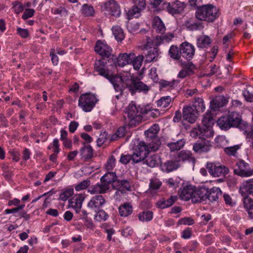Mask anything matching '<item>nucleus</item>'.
<instances>
[{"instance_id": "nucleus-8", "label": "nucleus", "mask_w": 253, "mask_h": 253, "mask_svg": "<svg viewBox=\"0 0 253 253\" xmlns=\"http://www.w3.org/2000/svg\"><path fill=\"white\" fill-rule=\"evenodd\" d=\"M126 85L132 95H133L136 91H143L146 93L149 90L148 85L138 79H131L128 81Z\"/></svg>"}, {"instance_id": "nucleus-52", "label": "nucleus", "mask_w": 253, "mask_h": 253, "mask_svg": "<svg viewBox=\"0 0 253 253\" xmlns=\"http://www.w3.org/2000/svg\"><path fill=\"white\" fill-rule=\"evenodd\" d=\"M73 194L74 190L73 189H67L60 194L59 199L62 201H66Z\"/></svg>"}, {"instance_id": "nucleus-40", "label": "nucleus", "mask_w": 253, "mask_h": 253, "mask_svg": "<svg viewBox=\"0 0 253 253\" xmlns=\"http://www.w3.org/2000/svg\"><path fill=\"white\" fill-rule=\"evenodd\" d=\"M211 43V39L208 36H201L197 40V44L198 47H204L209 45Z\"/></svg>"}, {"instance_id": "nucleus-30", "label": "nucleus", "mask_w": 253, "mask_h": 253, "mask_svg": "<svg viewBox=\"0 0 253 253\" xmlns=\"http://www.w3.org/2000/svg\"><path fill=\"white\" fill-rule=\"evenodd\" d=\"M117 176L115 172H109L106 173L101 177L100 181L104 182L110 186L114 182L117 181Z\"/></svg>"}, {"instance_id": "nucleus-17", "label": "nucleus", "mask_w": 253, "mask_h": 253, "mask_svg": "<svg viewBox=\"0 0 253 253\" xmlns=\"http://www.w3.org/2000/svg\"><path fill=\"white\" fill-rule=\"evenodd\" d=\"M104 7L109 10L111 15L116 17H119L121 12L120 6L115 0H109L104 4Z\"/></svg>"}, {"instance_id": "nucleus-25", "label": "nucleus", "mask_w": 253, "mask_h": 253, "mask_svg": "<svg viewBox=\"0 0 253 253\" xmlns=\"http://www.w3.org/2000/svg\"><path fill=\"white\" fill-rule=\"evenodd\" d=\"M176 158L179 164L185 161L191 162L193 163L195 162V159L193 157L192 153L187 150H182L179 152Z\"/></svg>"}, {"instance_id": "nucleus-14", "label": "nucleus", "mask_w": 253, "mask_h": 253, "mask_svg": "<svg viewBox=\"0 0 253 253\" xmlns=\"http://www.w3.org/2000/svg\"><path fill=\"white\" fill-rule=\"evenodd\" d=\"M195 190V187L192 185H182L179 190L180 199L186 201L192 200Z\"/></svg>"}, {"instance_id": "nucleus-60", "label": "nucleus", "mask_w": 253, "mask_h": 253, "mask_svg": "<svg viewBox=\"0 0 253 253\" xmlns=\"http://www.w3.org/2000/svg\"><path fill=\"white\" fill-rule=\"evenodd\" d=\"M12 5V8L16 14H19L24 10V6L18 1H16L13 2Z\"/></svg>"}, {"instance_id": "nucleus-47", "label": "nucleus", "mask_w": 253, "mask_h": 253, "mask_svg": "<svg viewBox=\"0 0 253 253\" xmlns=\"http://www.w3.org/2000/svg\"><path fill=\"white\" fill-rule=\"evenodd\" d=\"M51 12L53 14H59L61 17H66L68 15V11L65 7L60 6L58 8H52Z\"/></svg>"}, {"instance_id": "nucleus-62", "label": "nucleus", "mask_w": 253, "mask_h": 253, "mask_svg": "<svg viewBox=\"0 0 253 253\" xmlns=\"http://www.w3.org/2000/svg\"><path fill=\"white\" fill-rule=\"evenodd\" d=\"M35 12V11L34 9L27 8L22 15V18L24 20H26L31 18L34 15Z\"/></svg>"}, {"instance_id": "nucleus-39", "label": "nucleus", "mask_w": 253, "mask_h": 253, "mask_svg": "<svg viewBox=\"0 0 253 253\" xmlns=\"http://www.w3.org/2000/svg\"><path fill=\"white\" fill-rule=\"evenodd\" d=\"M171 101V98L169 96L162 97L157 101V104L158 107L162 108H166L168 107Z\"/></svg>"}, {"instance_id": "nucleus-5", "label": "nucleus", "mask_w": 253, "mask_h": 253, "mask_svg": "<svg viewBox=\"0 0 253 253\" xmlns=\"http://www.w3.org/2000/svg\"><path fill=\"white\" fill-rule=\"evenodd\" d=\"M125 113L127 117H125L126 122L129 126L133 127L141 122L142 119L141 112L139 111L136 106L131 103L126 109Z\"/></svg>"}, {"instance_id": "nucleus-12", "label": "nucleus", "mask_w": 253, "mask_h": 253, "mask_svg": "<svg viewBox=\"0 0 253 253\" xmlns=\"http://www.w3.org/2000/svg\"><path fill=\"white\" fill-rule=\"evenodd\" d=\"M182 69L179 72L177 77L179 78L183 79L187 76H190L195 73L197 67L192 62H184L181 63Z\"/></svg>"}, {"instance_id": "nucleus-3", "label": "nucleus", "mask_w": 253, "mask_h": 253, "mask_svg": "<svg viewBox=\"0 0 253 253\" xmlns=\"http://www.w3.org/2000/svg\"><path fill=\"white\" fill-rule=\"evenodd\" d=\"M161 144V142L159 140H157L155 143H149L148 145L143 141L140 142L133 153L134 157L133 158L134 163L144 161L149 152L158 150Z\"/></svg>"}, {"instance_id": "nucleus-58", "label": "nucleus", "mask_w": 253, "mask_h": 253, "mask_svg": "<svg viewBox=\"0 0 253 253\" xmlns=\"http://www.w3.org/2000/svg\"><path fill=\"white\" fill-rule=\"evenodd\" d=\"M173 6L176 8L178 12L181 13L186 7V4L184 2L180 1L179 0H176L174 2Z\"/></svg>"}, {"instance_id": "nucleus-51", "label": "nucleus", "mask_w": 253, "mask_h": 253, "mask_svg": "<svg viewBox=\"0 0 253 253\" xmlns=\"http://www.w3.org/2000/svg\"><path fill=\"white\" fill-rule=\"evenodd\" d=\"M192 106L196 108L197 113L199 111L204 112L205 110L204 101L200 98H198L195 101L194 105Z\"/></svg>"}, {"instance_id": "nucleus-33", "label": "nucleus", "mask_w": 253, "mask_h": 253, "mask_svg": "<svg viewBox=\"0 0 253 253\" xmlns=\"http://www.w3.org/2000/svg\"><path fill=\"white\" fill-rule=\"evenodd\" d=\"M119 211L121 216L126 217L131 214L132 208L128 203H126L119 207Z\"/></svg>"}, {"instance_id": "nucleus-57", "label": "nucleus", "mask_w": 253, "mask_h": 253, "mask_svg": "<svg viewBox=\"0 0 253 253\" xmlns=\"http://www.w3.org/2000/svg\"><path fill=\"white\" fill-rule=\"evenodd\" d=\"M188 27L190 30L194 31L201 30L204 28V26L202 22H196L188 24Z\"/></svg>"}, {"instance_id": "nucleus-23", "label": "nucleus", "mask_w": 253, "mask_h": 253, "mask_svg": "<svg viewBox=\"0 0 253 253\" xmlns=\"http://www.w3.org/2000/svg\"><path fill=\"white\" fill-rule=\"evenodd\" d=\"M239 192L243 196L247 194L253 195V179L244 181L240 187Z\"/></svg>"}, {"instance_id": "nucleus-42", "label": "nucleus", "mask_w": 253, "mask_h": 253, "mask_svg": "<svg viewBox=\"0 0 253 253\" xmlns=\"http://www.w3.org/2000/svg\"><path fill=\"white\" fill-rule=\"evenodd\" d=\"M182 49L181 55L187 60H191L195 53V48H179Z\"/></svg>"}, {"instance_id": "nucleus-46", "label": "nucleus", "mask_w": 253, "mask_h": 253, "mask_svg": "<svg viewBox=\"0 0 253 253\" xmlns=\"http://www.w3.org/2000/svg\"><path fill=\"white\" fill-rule=\"evenodd\" d=\"M240 148V146L235 145L233 146H226L224 148V152L228 155L234 156L237 151Z\"/></svg>"}, {"instance_id": "nucleus-63", "label": "nucleus", "mask_w": 253, "mask_h": 253, "mask_svg": "<svg viewBox=\"0 0 253 253\" xmlns=\"http://www.w3.org/2000/svg\"><path fill=\"white\" fill-rule=\"evenodd\" d=\"M194 223V220L189 217H186L180 219L178 221L179 224L191 225Z\"/></svg>"}, {"instance_id": "nucleus-54", "label": "nucleus", "mask_w": 253, "mask_h": 253, "mask_svg": "<svg viewBox=\"0 0 253 253\" xmlns=\"http://www.w3.org/2000/svg\"><path fill=\"white\" fill-rule=\"evenodd\" d=\"M133 54H129L128 55L126 53H124L122 56H119V59L121 58L122 60H123V62L122 63H119V64L120 65H121L122 66H124L126 64H128L129 60L132 61L133 58Z\"/></svg>"}, {"instance_id": "nucleus-53", "label": "nucleus", "mask_w": 253, "mask_h": 253, "mask_svg": "<svg viewBox=\"0 0 253 253\" xmlns=\"http://www.w3.org/2000/svg\"><path fill=\"white\" fill-rule=\"evenodd\" d=\"M90 184V181L89 180H84L82 182L79 183L75 187V189L77 191H79L85 189Z\"/></svg>"}, {"instance_id": "nucleus-21", "label": "nucleus", "mask_w": 253, "mask_h": 253, "mask_svg": "<svg viewBox=\"0 0 253 253\" xmlns=\"http://www.w3.org/2000/svg\"><path fill=\"white\" fill-rule=\"evenodd\" d=\"M160 130L159 126L158 124H154L148 130L145 131V135L147 138L152 140L151 143H155L157 140L161 142L157 136V134Z\"/></svg>"}, {"instance_id": "nucleus-45", "label": "nucleus", "mask_w": 253, "mask_h": 253, "mask_svg": "<svg viewBox=\"0 0 253 253\" xmlns=\"http://www.w3.org/2000/svg\"><path fill=\"white\" fill-rule=\"evenodd\" d=\"M215 142L217 147L224 148L227 145V140L225 136H218L215 138Z\"/></svg>"}, {"instance_id": "nucleus-48", "label": "nucleus", "mask_w": 253, "mask_h": 253, "mask_svg": "<svg viewBox=\"0 0 253 253\" xmlns=\"http://www.w3.org/2000/svg\"><path fill=\"white\" fill-rule=\"evenodd\" d=\"M181 51L182 49L179 48H169V54L173 59L179 60L181 56Z\"/></svg>"}, {"instance_id": "nucleus-24", "label": "nucleus", "mask_w": 253, "mask_h": 253, "mask_svg": "<svg viewBox=\"0 0 253 253\" xmlns=\"http://www.w3.org/2000/svg\"><path fill=\"white\" fill-rule=\"evenodd\" d=\"M143 163L151 168H154L159 165L161 162L160 156L158 154H153L147 156L145 158Z\"/></svg>"}, {"instance_id": "nucleus-49", "label": "nucleus", "mask_w": 253, "mask_h": 253, "mask_svg": "<svg viewBox=\"0 0 253 253\" xmlns=\"http://www.w3.org/2000/svg\"><path fill=\"white\" fill-rule=\"evenodd\" d=\"M143 58H144L142 55H138L133 58L132 63L135 70H137L140 69L141 66Z\"/></svg>"}, {"instance_id": "nucleus-36", "label": "nucleus", "mask_w": 253, "mask_h": 253, "mask_svg": "<svg viewBox=\"0 0 253 253\" xmlns=\"http://www.w3.org/2000/svg\"><path fill=\"white\" fill-rule=\"evenodd\" d=\"M113 34L115 39L118 42L124 40L125 35L122 29L119 26H113L112 28Z\"/></svg>"}, {"instance_id": "nucleus-61", "label": "nucleus", "mask_w": 253, "mask_h": 253, "mask_svg": "<svg viewBox=\"0 0 253 253\" xmlns=\"http://www.w3.org/2000/svg\"><path fill=\"white\" fill-rule=\"evenodd\" d=\"M117 183L121 186V187H123L124 189L130 191L131 190L130 184L129 181L127 180H117Z\"/></svg>"}, {"instance_id": "nucleus-7", "label": "nucleus", "mask_w": 253, "mask_h": 253, "mask_svg": "<svg viewBox=\"0 0 253 253\" xmlns=\"http://www.w3.org/2000/svg\"><path fill=\"white\" fill-rule=\"evenodd\" d=\"M234 173L242 177H249L253 175V169L248 163L240 160L236 162L234 167Z\"/></svg>"}, {"instance_id": "nucleus-38", "label": "nucleus", "mask_w": 253, "mask_h": 253, "mask_svg": "<svg viewBox=\"0 0 253 253\" xmlns=\"http://www.w3.org/2000/svg\"><path fill=\"white\" fill-rule=\"evenodd\" d=\"M157 48H153L148 51L145 55V62L150 63L157 60L158 52Z\"/></svg>"}, {"instance_id": "nucleus-37", "label": "nucleus", "mask_w": 253, "mask_h": 253, "mask_svg": "<svg viewBox=\"0 0 253 253\" xmlns=\"http://www.w3.org/2000/svg\"><path fill=\"white\" fill-rule=\"evenodd\" d=\"M153 214L151 211H143L138 214V219L142 222H148L153 218Z\"/></svg>"}, {"instance_id": "nucleus-44", "label": "nucleus", "mask_w": 253, "mask_h": 253, "mask_svg": "<svg viewBox=\"0 0 253 253\" xmlns=\"http://www.w3.org/2000/svg\"><path fill=\"white\" fill-rule=\"evenodd\" d=\"M126 131V127L125 126L120 127L117 129L116 133L111 136L110 140L114 141L118 138L123 137L125 135Z\"/></svg>"}, {"instance_id": "nucleus-10", "label": "nucleus", "mask_w": 253, "mask_h": 253, "mask_svg": "<svg viewBox=\"0 0 253 253\" xmlns=\"http://www.w3.org/2000/svg\"><path fill=\"white\" fill-rule=\"evenodd\" d=\"M132 2L133 5L127 12L129 19L133 17L138 18L140 16V12L146 7L145 0H132Z\"/></svg>"}, {"instance_id": "nucleus-34", "label": "nucleus", "mask_w": 253, "mask_h": 253, "mask_svg": "<svg viewBox=\"0 0 253 253\" xmlns=\"http://www.w3.org/2000/svg\"><path fill=\"white\" fill-rule=\"evenodd\" d=\"M218 126L222 129L227 130L232 127L227 116L220 118L217 121Z\"/></svg>"}, {"instance_id": "nucleus-56", "label": "nucleus", "mask_w": 253, "mask_h": 253, "mask_svg": "<svg viewBox=\"0 0 253 253\" xmlns=\"http://www.w3.org/2000/svg\"><path fill=\"white\" fill-rule=\"evenodd\" d=\"M133 154L132 155H121L120 162L123 164H128L131 160L134 163Z\"/></svg>"}, {"instance_id": "nucleus-31", "label": "nucleus", "mask_w": 253, "mask_h": 253, "mask_svg": "<svg viewBox=\"0 0 253 253\" xmlns=\"http://www.w3.org/2000/svg\"><path fill=\"white\" fill-rule=\"evenodd\" d=\"M81 155L82 159L85 161L91 159L93 156V149L90 145L84 146L80 150Z\"/></svg>"}, {"instance_id": "nucleus-4", "label": "nucleus", "mask_w": 253, "mask_h": 253, "mask_svg": "<svg viewBox=\"0 0 253 253\" xmlns=\"http://www.w3.org/2000/svg\"><path fill=\"white\" fill-rule=\"evenodd\" d=\"M218 9L211 4L203 5L198 7L196 17L201 21L212 22L219 16Z\"/></svg>"}, {"instance_id": "nucleus-18", "label": "nucleus", "mask_w": 253, "mask_h": 253, "mask_svg": "<svg viewBox=\"0 0 253 253\" xmlns=\"http://www.w3.org/2000/svg\"><path fill=\"white\" fill-rule=\"evenodd\" d=\"M204 139V141H198L193 145L194 151L198 153L208 152L210 150L211 145L210 142Z\"/></svg>"}, {"instance_id": "nucleus-20", "label": "nucleus", "mask_w": 253, "mask_h": 253, "mask_svg": "<svg viewBox=\"0 0 253 253\" xmlns=\"http://www.w3.org/2000/svg\"><path fill=\"white\" fill-rule=\"evenodd\" d=\"M110 188V186L104 182L91 186L88 189V192L91 194H104L106 193Z\"/></svg>"}, {"instance_id": "nucleus-59", "label": "nucleus", "mask_w": 253, "mask_h": 253, "mask_svg": "<svg viewBox=\"0 0 253 253\" xmlns=\"http://www.w3.org/2000/svg\"><path fill=\"white\" fill-rule=\"evenodd\" d=\"M115 158L114 156H111L105 164V168L108 170H112L115 166Z\"/></svg>"}, {"instance_id": "nucleus-26", "label": "nucleus", "mask_w": 253, "mask_h": 253, "mask_svg": "<svg viewBox=\"0 0 253 253\" xmlns=\"http://www.w3.org/2000/svg\"><path fill=\"white\" fill-rule=\"evenodd\" d=\"M181 165L176 158L174 160L168 161L162 166V170L167 172H170L176 170Z\"/></svg>"}, {"instance_id": "nucleus-27", "label": "nucleus", "mask_w": 253, "mask_h": 253, "mask_svg": "<svg viewBox=\"0 0 253 253\" xmlns=\"http://www.w3.org/2000/svg\"><path fill=\"white\" fill-rule=\"evenodd\" d=\"M222 191L219 187H213L210 189H207V199L210 201H216L221 196Z\"/></svg>"}, {"instance_id": "nucleus-32", "label": "nucleus", "mask_w": 253, "mask_h": 253, "mask_svg": "<svg viewBox=\"0 0 253 253\" xmlns=\"http://www.w3.org/2000/svg\"><path fill=\"white\" fill-rule=\"evenodd\" d=\"M227 116L232 127H237L241 124V120L238 113L232 112Z\"/></svg>"}, {"instance_id": "nucleus-16", "label": "nucleus", "mask_w": 253, "mask_h": 253, "mask_svg": "<svg viewBox=\"0 0 253 253\" xmlns=\"http://www.w3.org/2000/svg\"><path fill=\"white\" fill-rule=\"evenodd\" d=\"M105 202L106 201L102 195H97L92 197L87 204V207L96 211L104 205Z\"/></svg>"}, {"instance_id": "nucleus-55", "label": "nucleus", "mask_w": 253, "mask_h": 253, "mask_svg": "<svg viewBox=\"0 0 253 253\" xmlns=\"http://www.w3.org/2000/svg\"><path fill=\"white\" fill-rule=\"evenodd\" d=\"M243 204L244 208L248 211L249 209L253 208V200L248 196L244 198Z\"/></svg>"}, {"instance_id": "nucleus-9", "label": "nucleus", "mask_w": 253, "mask_h": 253, "mask_svg": "<svg viewBox=\"0 0 253 253\" xmlns=\"http://www.w3.org/2000/svg\"><path fill=\"white\" fill-rule=\"evenodd\" d=\"M206 168L210 174L214 177L224 176L229 172L228 168L219 164L207 163Z\"/></svg>"}, {"instance_id": "nucleus-29", "label": "nucleus", "mask_w": 253, "mask_h": 253, "mask_svg": "<svg viewBox=\"0 0 253 253\" xmlns=\"http://www.w3.org/2000/svg\"><path fill=\"white\" fill-rule=\"evenodd\" d=\"M177 197L172 196L167 200H161L157 203V206L161 209H165L171 206L177 200Z\"/></svg>"}, {"instance_id": "nucleus-64", "label": "nucleus", "mask_w": 253, "mask_h": 253, "mask_svg": "<svg viewBox=\"0 0 253 253\" xmlns=\"http://www.w3.org/2000/svg\"><path fill=\"white\" fill-rule=\"evenodd\" d=\"M243 95L245 100L249 102H253V94L247 90H244L243 91Z\"/></svg>"}, {"instance_id": "nucleus-13", "label": "nucleus", "mask_w": 253, "mask_h": 253, "mask_svg": "<svg viewBox=\"0 0 253 253\" xmlns=\"http://www.w3.org/2000/svg\"><path fill=\"white\" fill-rule=\"evenodd\" d=\"M197 110L192 106H186L183 109V118L190 123H194L197 118Z\"/></svg>"}, {"instance_id": "nucleus-2", "label": "nucleus", "mask_w": 253, "mask_h": 253, "mask_svg": "<svg viewBox=\"0 0 253 253\" xmlns=\"http://www.w3.org/2000/svg\"><path fill=\"white\" fill-rule=\"evenodd\" d=\"M94 70L98 74L108 79L113 84L115 90L122 94L125 87V84L121 76L110 75L108 70L105 68V63L102 60L97 61L94 64Z\"/></svg>"}, {"instance_id": "nucleus-41", "label": "nucleus", "mask_w": 253, "mask_h": 253, "mask_svg": "<svg viewBox=\"0 0 253 253\" xmlns=\"http://www.w3.org/2000/svg\"><path fill=\"white\" fill-rule=\"evenodd\" d=\"M82 13L85 16H92L94 13V8L88 4H84L82 7Z\"/></svg>"}, {"instance_id": "nucleus-35", "label": "nucleus", "mask_w": 253, "mask_h": 253, "mask_svg": "<svg viewBox=\"0 0 253 253\" xmlns=\"http://www.w3.org/2000/svg\"><path fill=\"white\" fill-rule=\"evenodd\" d=\"M185 141L183 139H181L175 142L169 143L167 146L170 149V151L174 152L181 149L185 145Z\"/></svg>"}, {"instance_id": "nucleus-43", "label": "nucleus", "mask_w": 253, "mask_h": 253, "mask_svg": "<svg viewBox=\"0 0 253 253\" xmlns=\"http://www.w3.org/2000/svg\"><path fill=\"white\" fill-rule=\"evenodd\" d=\"M95 212L96 213L94 215V219L97 221H105L108 218V214L103 210H98Z\"/></svg>"}, {"instance_id": "nucleus-11", "label": "nucleus", "mask_w": 253, "mask_h": 253, "mask_svg": "<svg viewBox=\"0 0 253 253\" xmlns=\"http://www.w3.org/2000/svg\"><path fill=\"white\" fill-rule=\"evenodd\" d=\"M173 37V35L171 33H169L164 36H156L153 40L147 37V43L144 46V47H151V46H158L162 43L169 42Z\"/></svg>"}, {"instance_id": "nucleus-1", "label": "nucleus", "mask_w": 253, "mask_h": 253, "mask_svg": "<svg viewBox=\"0 0 253 253\" xmlns=\"http://www.w3.org/2000/svg\"><path fill=\"white\" fill-rule=\"evenodd\" d=\"M202 126L194 127L191 131L190 135L195 138L199 137L201 139L212 137L213 135L212 125L214 121L210 112H207L202 119Z\"/></svg>"}, {"instance_id": "nucleus-6", "label": "nucleus", "mask_w": 253, "mask_h": 253, "mask_svg": "<svg viewBox=\"0 0 253 253\" xmlns=\"http://www.w3.org/2000/svg\"><path fill=\"white\" fill-rule=\"evenodd\" d=\"M98 101L96 96L92 93L82 95L79 99V106L86 112H90Z\"/></svg>"}, {"instance_id": "nucleus-19", "label": "nucleus", "mask_w": 253, "mask_h": 253, "mask_svg": "<svg viewBox=\"0 0 253 253\" xmlns=\"http://www.w3.org/2000/svg\"><path fill=\"white\" fill-rule=\"evenodd\" d=\"M207 189L206 188H201L196 189L194 193L192 201L194 203H202L207 199Z\"/></svg>"}, {"instance_id": "nucleus-15", "label": "nucleus", "mask_w": 253, "mask_h": 253, "mask_svg": "<svg viewBox=\"0 0 253 253\" xmlns=\"http://www.w3.org/2000/svg\"><path fill=\"white\" fill-rule=\"evenodd\" d=\"M84 199V194L75 195L72 199L69 200V206L73 208L76 212H79L82 208V204Z\"/></svg>"}, {"instance_id": "nucleus-28", "label": "nucleus", "mask_w": 253, "mask_h": 253, "mask_svg": "<svg viewBox=\"0 0 253 253\" xmlns=\"http://www.w3.org/2000/svg\"><path fill=\"white\" fill-rule=\"evenodd\" d=\"M228 102L227 99L222 95L216 96L211 103V107L216 110L226 105Z\"/></svg>"}, {"instance_id": "nucleus-50", "label": "nucleus", "mask_w": 253, "mask_h": 253, "mask_svg": "<svg viewBox=\"0 0 253 253\" xmlns=\"http://www.w3.org/2000/svg\"><path fill=\"white\" fill-rule=\"evenodd\" d=\"M95 51L103 57H108L111 54V48H94Z\"/></svg>"}, {"instance_id": "nucleus-22", "label": "nucleus", "mask_w": 253, "mask_h": 253, "mask_svg": "<svg viewBox=\"0 0 253 253\" xmlns=\"http://www.w3.org/2000/svg\"><path fill=\"white\" fill-rule=\"evenodd\" d=\"M152 27L157 33L163 34L165 33L166 28L162 20L158 16L153 17Z\"/></svg>"}]
</instances>
